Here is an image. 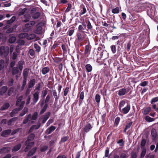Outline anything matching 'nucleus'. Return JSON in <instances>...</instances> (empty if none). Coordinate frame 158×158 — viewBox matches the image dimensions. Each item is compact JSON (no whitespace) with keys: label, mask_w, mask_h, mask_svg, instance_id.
Here are the masks:
<instances>
[{"label":"nucleus","mask_w":158,"mask_h":158,"mask_svg":"<svg viewBox=\"0 0 158 158\" xmlns=\"http://www.w3.org/2000/svg\"><path fill=\"white\" fill-rule=\"evenodd\" d=\"M9 48L7 46H2L0 48V54L2 57H6L9 53Z\"/></svg>","instance_id":"nucleus-1"},{"label":"nucleus","mask_w":158,"mask_h":158,"mask_svg":"<svg viewBox=\"0 0 158 158\" xmlns=\"http://www.w3.org/2000/svg\"><path fill=\"white\" fill-rule=\"evenodd\" d=\"M100 53L99 56H98L97 58V60H101L102 58H103V60L106 59L108 58V53L107 51L105 50H103L102 52H98V53L99 54Z\"/></svg>","instance_id":"nucleus-2"},{"label":"nucleus","mask_w":158,"mask_h":158,"mask_svg":"<svg viewBox=\"0 0 158 158\" xmlns=\"http://www.w3.org/2000/svg\"><path fill=\"white\" fill-rule=\"evenodd\" d=\"M39 92L36 91L33 95V98H32V102L31 104L35 105L38 102L39 98Z\"/></svg>","instance_id":"nucleus-3"},{"label":"nucleus","mask_w":158,"mask_h":158,"mask_svg":"<svg viewBox=\"0 0 158 158\" xmlns=\"http://www.w3.org/2000/svg\"><path fill=\"white\" fill-rule=\"evenodd\" d=\"M34 144V142H29V141H26L25 144L26 146L24 149V151L25 152H27L31 148Z\"/></svg>","instance_id":"nucleus-4"},{"label":"nucleus","mask_w":158,"mask_h":158,"mask_svg":"<svg viewBox=\"0 0 158 158\" xmlns=\"http://www.w3.org/2000/svg\"><path fill=\"white\" fill-rule=\"evenodd\" d=\"M91 48V46L90 45L89 42L85 46V50L84 52V54L85 55H86L87 56H88L90 54Z\"/></svg>","instance_id":"nucleus-5"},{"label":"nucleus","mask_w":158,"mask_h":158,"mask_svg":"<svg viewBox=\"0 0 158 158\" xmlns=\"http://www.w3.org/2000/svg\"><path fill=\"white\" fill-rule=\"evenodd\" d=\"M76 36L77 38L76 39L75 42L77 43L83 41L84 39V37L82 36L80 32L77 33Z\"/></svg>","instance_id":"nucleus-6"},{"label":"nucleus","mask_w":158,"mask_h":158,"mask_svg":"<svg viewBox=\"0 0 158 158\" xmlns=\"http://www.w3.org/2000/svg\"><path fill=\"white\" fill-rule=\"evenodd\" d=\"M31 19V16L29 14L27 13L24 15L22 19V22L26 23L29 22Z\"/></svg>","instance_id":"nucleus-7"},{"label":"nucleus","mask_w":158,"mask_h":158,"mask_svg":"<svg viewBox=\"0 0 158 158\" xmlns=\"http://www.w3.org/2000/svg\"><path fill=\"white\" fill-rule=\"evenodd\" d=\"M35 24V22L32 21L29 22L25 24V27L27 29V30L29 31L31 29V27L34 25Z\"/></svg>","instance_id":"nucleus-8"},{"label":"nucleus","mask_w":158,"mask_h":158,"mask_svg":"<svg viewBox=\"0 0 158 158\" xmlns=\"http://www.w3.org/2000/svg\"><path fill=\"white\" fill-rule=\"evenodd\" d=\"M151 134L152 136V139L153 141H155L157 136L156 130L155 128H152L151 131Z\"/></svg>","instance_id":"nucleus-9"},{"label":"nucleus","mask_w":158,"mask_h":158,"mask_svg":"<svg viewBox=\"0 0 158 158\" xmlns=\"http://www.w3.org/2000/svg\"><path fill=\"white\" fill-rule=\"evenodd\" d=\"M24 101H21V100L18 99L16 102V106H18V108H21V109L22 110L24 105Z\"/></svg>","instance_id":"nucleus-10"},{"label":"nucleus","mask_w":158,"mask_h":158,"mask_svg":"<svg viewBox=\"0 0 158 158\" xmlns=\"http://www.w3.org/2000/svg\"><path fill=\"white\" fill-rule=\"evenodd\" d=\"M156 13V9L155 8H151L148 11V13L149 15L151 18L154 17Z\"/></svg>","instance_id":"nucleus-11"},{"label":"nucleus","mask_w":158,"mask_h":158,"mask_svg":"<svg viewBox=\"0 0 158 158\" xmlns=\"http://www.w3.org/2000/svg\"><path fill=\"white\" fill-rule=\"evenodd\" d=\"M35 80L34 79H31L28 84V87L26 90V93L27 92L29 89L32 88L35 85Z\"/></svg>","instance_id":"nucleus-12"},{"label":"nucleus","mask_w":158,"mask_h":158,"mask_svg":"<svg viewBox=\"0 0 158 158\" xmlns=\"http://www.w3.org/2000/svg\"><path fill=\"white\" fill-rule=\"evenodd\" d=\"M130 109V106L129 104L127 105L126 107L121 109V111H120L123 114H127Z\"/></svg>","instance_id":"nucleus-13"},{"label":"nucleus","mask_w":158,"mask_h":158,"mask_svg":"<svg viewBox=\"0 0 158 158\" xmlns=\"http://www.w3.org/2000/svg\"><path fill=\"white\" fill-rule=\"evenodd\" d=\"M11 148L10 147H4L0 149V154L8 153L10 151Z\"/></svg>","instance_id":"nucleus-14"},{"label":"nucleus","mask_w":158,"mask_h":158,"mask_svg":"<svg viewBox=\"0 0 158 158\" xmlns=\"http://www.w3.org/2000/svg\"><path fill=\"white\" fill-rule=\"evenodd\" d=\"M11 129H7L3 131L1 134V136L3 137L8 136L11 133Z\"/></svg>","instance_id":"nucleus-15"},{"label":"nucleus","mask_w":158,"mask_h":158,"mask_svg":"<svg viewBox=\"0 0 158 158\" xmlns=\"http://www.w3.org/2000/svg\"><path fill=\"white\" fill-rule=\"evenodd\" d=\"M92 128L90 123H88L86 124L83 128V131L86 133L88 132Z\"/></svg>","instance_id":"nucleus-16"},{"label":"nucleus","mask_w":158,"mask_h":158,"mask_svg":"<svg viewBox=\"0 0 158 158\" xmlns=\"http://www.w3.org/2000/svg\"><path fill=\"white\" fill-rule=\"evenodd\" d=\"M80 8L81 10L80 13V15L81 16V15L85 14L87 10L85 6L83 4H82L80 5Z\"/></svg>","instance_id":"nucleus-17"},{"label":"nucleus","mask_w":158,"mask_h":158,"mask_svg":"<svg viewBox=\"0 0 158 158\" xmlns=\"http://www.w3.org/2000/svg\"><path fill=\"white\" fill-rule=\"evenodd\" d=\"M29 71V69L27 68H26L24 69L23 73V78H27Z\"/></svg>","instance_id":"nucleus-18"},{"label":"nucleus","mask_w":158,"mask_h":158,"mask_svg":"<svg viewBox=\"0 0 158 158\" xmlns=\"http://www.w3.org/2000/svg\"><path fill=\"white\" fill-rule=\"evenodd\" d=\"M8 88L6 86H3L0 89V95H3L7 91Z\"/></svg>","instance_id":"nucleus-19"},{"label":"nucleus","mask_w":158,"mask_h":158,"mask_svg":"<svg viewBox=\"0 0 158 158\" xmlns=\"http://www.w3.org/2000/svg\"><path fill=\"white\" fill-rule=\"evenodd\" d=\"M52 91L53 96L55 99V102H57L60 98L59 94L57 95L56 91L55 89H52Z\"/></svg>","instance_id":"nucleus-20"},{"label":"nucleus","mask_w":158,"mask_h":158,"mask_svg":"<svg viewBox=\"0 0 158 158\" xmlns=\"http://www.w3.org/2000/svg\"><path fill=\"white\" fill-rule=\"evenodd\" d=\"M128 91V90L127 91L126 89L122 88L118 90V94L119 96H123L126 93H127Z\"/></svg>","instance_id":"nucleus-21"},{"label":"nucleus","mask_w":158,"mask_h":158,"mask_svg":"<svg viewBox=\"0 0 158 158\" xmlns=\"http://www.w3.org/2000/svg\"><path fill=\"white\" fill-rule=\"evenodd\" d=\"M25 64V62L23 60H20L18 62L17 67L20 71H22L23 68V65Z\"/></svg>","instance_id":"nucleus-22"},{"label":"nucleus","mask_w":158,"mask_h":158,"mask_svg":"<svg viewBox=\"0 0 158 158\" xmlns=\"http://www.w3.org/2000/svg\"><path fill=\"white\" fill-rule=\"evenodd\" d=\"M51 114V113L49 112H47L45 115L44 116V118L42 121V123H44L49 118Z\"/></svg>","instance_id":"nucleus-23"},{"label":"nucleus","mask_w":158,"mask_h":158,"mask_svg":"<svg viewBox=\"0 0 158 158\" xmlns=\"http://www.w3.org/2000/svg\"><path fill=\"white\" fill-rule=\"evenodd\" d=\"M31 114H29L28 115H26L25 116V118L23 120V124H26L31 119Z\"/></svg>","instance_id":"nucleus-24"},{"label":"nucleus","mask_w":158,"mask_h":158,"mask_svg":"<svg viewBox=\"0 0 158 158\" xmlns=\"http://www.w3.org/2000/svg\"><path fill=\"white\" fill-rule=\"evenodd\" d=\"M56 127H55L52 126L48 128L46 131V132L47 134H51L52 132L54 131L56 129Z\"/></svg>","instance_id":"nucleus-25"},{"label":"nucleus","mask_w":158,"mask_h":158,"mask_svg":"<svg viewBox=\"0 0 158 158\" xmlns=\"http://www.w3.org/2000/svg\"><path fill=\"white\" fill-rule=\"evenodd\" d=\"M19 69L17 67H14L12 68L11 72L13 75H15L19 73Z\"/></svg>","instance_id":"nucleus-26"},{"label":"nucleus","mask_w":158,"mask_h":158,"mask_svg":"<svg viewBox=\"0 0 158 158\" xmlns=\"http://www.w3.org/2000/svg\"><path fill=\"white\" fill-rule=\"evenodd\" d=\"M10 106L9 103L7 102L5 103L1 107L0 110L2 111H3L7 109Z\"/></svg>","instance_id":"nucleus-27"},{"label":"nucleus","mask_w":158,"mask_h":158,"mask_svg":"<svg viewBox=\"0 0 158 158\" xmlns=\"http://www.w3.org/2000/svg\"><path fill=\"white\" fill-rule=\"evenodd\" d=\"M86 24L87 27V30H92L93 29V27L89 20H86Z\"/></svg>","instance_id":"nucleus-28"},{"label":"nucleus","mask_w":158,"mask_h":158,"mask_svg":"<svg viewBox=\"0 0 158 158\" xmlns=\"http://www.w3.org/2000/svg\"><path fill=\"white\" fill-rule=\"evenodd\" d=\"M37 148L35 147L32 148L30 151H29L27 155L28 156H32L36 152Z\"/></svg>","instance_id":"nucleus-29"},{"label":"nucleus","mask_w":158,"mask_h":158,"mask_svg":"<svg viewBox=\"0 0 158 158\" xmlns=\"http://www.w3.org/2000/svg\"><path fill=\"white\" fill-rule=\"evenodd\" d=\"M18 119V118L17 117H14L10 119L7 122L8 125L9 126L11 125L13 123H14Z\"/></svg>","instance_id":"nucleus-30"},{"label":"nucleus","mask_w":158,"mask_h":158,"mask_svg":"<svg viewBox=\"0 0 158 158\" xmlns=\"http://www.w3.org/2000/svg\"><path fill=\"white\" fill-rule=\"evenodd\" d=\"M40 125H33L30 128L29 132V133H31L32 132L34 129H38L40 128Z\"/></svg>","instance_id":"nucleus-31"},{"label":"nucleus","mask_w":158,"mask_h":158,"mask_svg":"<svg viewBox=\"0 0 158 158\" xmlns=\"http://www.w3.org/2000/svg\"><path fill=\"white\" fill-rule=\"evenodd\" d=\"M49 71V68L47 67H46L42 69V73L43 74L45 75L48 73Z\"/></svg>","instance_id":"nucleus-32"},{"label":"nucleus","mask_w":158,"mask_h":158,"mask_svg":"<svg viewBox=\"0 0 158 158\" xmlns=\"http://www.w3.org/2000/svg\"><path fill=\"white\" fill-rule=\"evenodd\" d=\"M74 29L73 27L70 28L69 29L68 31L67 32V34L69 36H71L73 34L74 32Z\"/></svg>","instance_id":"nucleus-33"},{"label":"nucleus","mask_w":158,"mask_h":158,"mask_svg":"<svg viewBox=\"0 0 158 158\" xmlns=\"http://www.w3.org/2000/svg\"><path fill=\"white\" fill-rule=\"evenodd\" d=\"M48 103H45L44 105L40 111V114H42L46 111L48 107Z\"/></svg>","instance_id":"nucleus-34"},{"label":"nucleus","mask_w":158,"mask_h":158,"mask_svg":"<svg viewBox=\"0 0 158 158\" xmlns=\"http://www.w3.org/2000/svg\"><path fill=\"white\" fill-rule=\"evenodd\" d=\"M40 15V13L39 12H37L33 14L32 15V17L34 19H36L39 18Z\"/></svg>","instance_id":"nucleus-35"},{"label":"nucleus","mask_w":158,"mask_h":158,"mask_svg":"<svg viewBox=\"0 0 158 158\" xmlns=\"http://www.w3.org/2000/svg\"><path fill=\"white\" fill-rule=\"evenodd\" d=\"M21 110L20 109H19L18 108H16L14 110H13L10 113V115L11 117H13L14 116V115L15 114H16L18 112Z\"/></svg>","instance_id":"nucleus-36"},{"label":"nucleus","mask_w":158,"mask_h":158,"mask_svg":"<svg viewBox=\"0 0 158 158\" xmlns=\"http://www.w3.org/2000/svg\"><path fill=\"white\" fill-rule=\"evenodd\" d=\"M85 68L86 71L88 73L91 72L92 70V67L89 64H86L85 66Z\"/></svg>","instance_id":"nucleus-37"},{"label":"nucleus","mask_w":158,"mask_h":158,"mask_svg":"<svg viewBox=\"0 0 158 158\" xmlns=\"http://www.w3.org/2000/svg\"><path fill=\"white\" fill-rule=\"evenodd\" d=\"M133 123L132 122H131L129 123H127L126 125L125 126V128H124L123 132L125 133L126 132L127 130L128 129L130 128L131 126L132 125Z\"/></svg>","instance_id":"nucleus-38"},{"label":"nucleus","mask_w":158,"mask_h":158,"mask_svg":"<svg viewBox=\"0 0 158 158\" xmlns=\"http://www.w3.org/2000/svg\"><path fill=\"white\" fill-rule=\"evenodd\" d=\"M36 37V35L34 34H28L27 36V39L28 40H31L34 39Z\"/></svg>","instance_id":"nucleus-39"},{"label":"nucleus","mask_w":158,"mask_h":158,"mask_svg":"<svg viewBox=\"0 0 158 158\" xmlns=\"http://www.w3.org/2000/svg\"><path fill=\"white\" fill-rule=\"evenodd\" d=\"M28 109L27 108L25 107L22 110L21 112L19 114V116L22 117L26 114L28 112Z\"/></svg>","instance_id":"nucleus-40"},{"label":"nucleus","mask_w":158,"mask_h":158,"mask_svg":"<svg viewBox=\"0 0 158 158\" xmlns=\"http://www.w3.org/2000/svg\"><path fill=\"white\" fill-rule=\"evenodd\" d=\"M21 145L20 143H19L15 145L12 149V151L14 152H16L19 150L21 148Z\"/></svg>","instance_id":"nucleus-41"},{"label":"nucleus","mask_w":158,"mask_h":158,"mask_svg":"<svg viewBox=\"0 0 158 158\" xmlns=\"http://www.w3.org/2000/svg\"><path fill=\"white\" fill-rule=\"evenodd\" d=\"M120 121V118L119 117H116L115 119V121L114 122V124L113 126L114 127H117Z\"/></svg>","instance_id":"nucleus-42"},{"label":"nucleus","mask_w":158,"mask_h":158,"mask_svg":"<svg viewBox=\"0 0 158 158\" xmlns=\"http://www.w3.org/2000/svg\"><path fill=\"white\" fill-rule=\"evenodd\" d=\"M35 137V134L32 133L29 135L27 139L26 140L28 141H30L33 140Z\"/></svg>","instance_id":"nucleus-43"},{"label":"nucleus","mask_w":158,"mask_h":158,"mask_svg":"<svg viewBox=\"0 0 158 158\" xmlns=\"http://www.w3.org/2000/svg\"><path fill=\"white\" fill-rule=\"evenodd\" d=\"M63 59V58H60L59 57H56L54 58H53V59L55 63L59 64L62 60Z\"/></svg>","instance_id":"nucleus-44"},{"label":"nucleus","mask_w":158,"mask_h":158,"mask_svg":"<svg viewBox=\"0 0 158 158\" xmlns=\"http://www.w3.org/2000/svg\"><path fill=\"white\" fill-rule=\"evenodd\" d=\"M151 108L150 107L146 108L144 110L142 113L144 115H146L148 114L149 112L151 111Z\"/></svg>","instance_id":"nucleus-45"},{"label":"nucleus","mask_w":158,"mask_h":158,"mask_svg":"<svg viewBox=\"0 0 158 158\" xmlns=\"http://www.w3.org/2000/svg\"><path fill=\"white\" fill-rule=\"evenodd\" d=\"M125 103V101L123 100L119 102L118 106V109L120 111H121L122 107H123L124 106Z\"/></svg>","instance_id":"nucleus-46"},{"label":"nucleus","mask_w":158,"mask_h":158,"mask_svg":"<svg viewBox=\"0 0 158 158\" xmlns=\"http://www.w3.org/2000/svg\"><path fill=\"white\" fill-rule=\"evenodd\" d=\"M48 88H46L45 90H43L42 92L41 95V98H45L48 93Z\"/></svg>","instance_id":"nucleus-47"},{"label":"nucleus","mask_w":158,"mask_h":158,"mask_svg":"<svg viewBox=\"0 0 158 158\" xmlns=\"http://www.w3.org/2000/svg\"><path fill=\"white\" fill-rule=\"evenodd\" d=\"M28 35L27 33H22L20 34L19 35V37L20 39H23L25 38H26L27 39V36Z\"/></svg>","instance_id":"nucleus-48"},{"label":"nucleus","mask_w":158,"mask_h":158,"mask_svg":"<svg viewBox=\"0 0 158 158\" xmlns=\"http://www.w3.org/2000/svg\"><path fill=\"white\" fill-rule=\"evenodd\" d=\"M146 143V140L145 139H143L141 142V148H145L144 147Z\"/></svg>","instance_id":"nucleus-49"},{"label":"nucleus","mask_w":158,"mask_h":158,"mask_svg":"<svg viewBox=\"0 0 158 158\" xmlns=\"http://www.w3.org/2000/svg\"><path fill=\"white\" fill-rule=\"evenodd\" d=\"M38 117V113L37 112H35L31 116V120H35Z\"/></svg>","instance_id":"nucleus-50"},{"label":"nucleus","mask_w":158,"mask_h":158,"mask_svg":"<svg viewBox=\"0 0 158 158\" xmlns=\"http://www.w3.org/2000/svg\"><path fill=\"white\" fill-rule=\"evenodd\" d=\"M110 48L113 53L114 54L116 52L117 49L115 45H111L110 46Z\"/></svg>","instance_id":"nucleus-51"},{"label":"nucleus","mask_w":158,"mask_h":158,"mask_svg":"<svg viewBox=\"0 0 158 158\" xmlns=\"http://www.w3.org/2000/svg\"><path fill=\"white\" fill-rule=\"evenodd\" d=\"M5 63L3 60H0V71L2 70L4 67Z\"/></svg>","instance_id":"nucleus-52"},{"label":"nucleus","mask_w":158,"mask_h":158,"mask_svg":"<svg viewBox=\"0 0 158 158\" xmlns=\"http://www.w3.org/2000/svg\"><path fill=\"white\" fill-rule=\"evenodd\" d=\"M119 12V9L118 7H116L112 9V12L114 14H118Z\"/></svg>","instance_id":"nucleus-53"},{"label":"nucleus","mask_w":158,"mask_h":158,"mask_svg":"<svg viewBox=\"0 0 158 158\" xmlns=\"http://www.w3.org/2000/svg\"><path fill=\"white\" fill-rule=\"evenodd\" d=\"M145 119L146 121L148 122H152L154 120V118H151L148 116H146Z\"/></svg>","instance_id":"nucleus-54"},{"label":"nucleus","mask_w":158,"mask_h":158,"mask_svg":"<svg viewBox=\"0 0 158 158\" xmlns=\"http://www.w3.org/2000/svg\"><path fill=\"white\" fill-rule=\"evenodd\" d=\"M16 40V37L15 36H11L9 39V42L10 43H14Z\"/></svg>","instance_id":"nucleus-55"},{"label":"nucleus","mask_w":158,"mask_h":158,"mask_svg":"<svg viewBox=\"0 0 158 158\" xmlns=\"http://www.w3.org/2000/svg\"><path fill=\"white\" fill-rule=\"evenodd\" d=\"M124 141L123 139L119 140L117 142V143L119 144V145L121 146H123L124 144Z\"/></svg>","instance_id":"nucleus-56"},{"label":"nucleus","mask_w":158,"mask_h":158,"mask_svg":"<svg viewBox=\"0 0 158 158\" xmlns=\"http://www.w3.org/2000/svg\"><path fill=\"white\" fill-rule=\"evenodd\" d=\"M141 149H142V150L141 154V158H143L144 156L146 153V149L145 148H143Z\"/></svg>","instance_id":"nucleus-57"},{"label":"nucleus","mask_w":158,"mask_h":158,"mask_svg":"<svg viewBox=\"0 0 158 158\" xmlns=\"http://www.w3.org/2000/svg\"><path fill=\"white\" fill-rule=\"evenodd\" d=\"M131 46V42L130 41L127 44L126 47L125 48L127 52H129L130 51Z\"/></svg>","instance_id":"nucleus-58"},{"label":"nucleus","mask_w":158,"mask_h":158,"mask_svg":"<svg viewBox=\"0 0 158 158\" xmlns=\"http://www.w3.org/2000/svg\"><path fill=\"white\" fill-rule=\"evenodd\" d=\"M16 17L15 16H13L9 20L7 21V24H10L13 23L16 19Z\"/></svg>","instance_id":"nucleus-59"},{"label":"nucleus","mask_w":158,"mask_h":158,"mask_svg":"<svg viewBox=\"0 0 158 158\" xmlns=\"http://www.w3.org/2000/svg\"><path fill=\"white\" fill-rule=\"evenodd\" d=\"M42 28L41 26H38V25H36V31L37 33H40L42 31Z\"/></svg>","instance_id":"nucleus-60"},{"label":"nucleus","mask_w":158,"mask_h":158,"mask_svg":"<svg viewBox=\"0 0 158 158\" xmlns=\"http://www.w3.org/2000/svg\"><path fill=\"white\" fill-rule=\"evenodd\" d=\"M34 48L36 49V51L38 52H39L41 49L40 47L37 44H35L34 45Z\"/></svg>","instance_id":"nucleus-61"},{"label":"nucleus","mask_w":158,"mask_h":158,"mask_svg":"<svg viewBox=\"0 0 158 158\" xmlns=\"http://www.w3.org/2000/svg\"><path fill=\"white\" fill-rule=\"evenodd\" d=\"M27 10V9L26 8H24V9H22L19 12V15L20 16L23 15L26 11Z\"/></svg>","instance_id":"nucleus-62"},{"label":"nucleus","mask_w":158,"mask_h":158,"mask_svg":"<svg viewBox=\"0 0 158 158\" xmlns=\"http://www.w3.org/2000/svg\"><path fill=\"white\" fill-rule=\"evenodd\" d=\"M158 101V97H155L152 99L150 103L153 104L154 103Z\"/></svg>","instance_id":"nucleus-63"},{"label":"nucleus","mask_w":158,"mask_h":158,"mask_svg":"<svg viewBox=\"0 0 158 158\" xmlns=\"http://www.w3.org/2000/svg\"><path fill=\"white\" fill-rule=\"evenodd\" d=\"M95 100L96 102L99 103L100 100V96L98 94H97L95 96Z\"/></svg>","instance_id":"nucleus-64"}]
</instances>
